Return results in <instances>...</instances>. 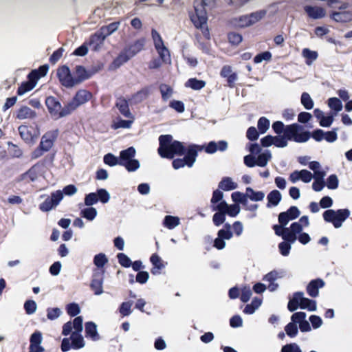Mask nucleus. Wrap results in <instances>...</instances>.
<instances>
[{
  "label": "nucleus",
  "mask_w": 352,
  "mask_h": 352,
  "mask_svg": "<svg viewBox=\"0 0 352 352\" xmlns=\"http://www.w3.org/2000/svg\"><path fill=\"white\" fill-rule=\"evenodd\" d=\"M56 76L62 86L66 88L74 87V78L68 66H59L56 69Z\"/></svg>",
  "instance_id": "nucleus-14"
},
{
  "label": "nucleus",
  "mask_w": 352,
  "mask_h": 352,
  "mask_svg": "<svg viewBox=\"0 0 352 352\" xmlns=\"http://www.w3.org/2000/svg\"><path fill=\"white\" fill-rule=\"evenodd\" d=\"M332 19L337 22L346 23L352 20V12L350 11L336 12L332 14Z\"/></svg>",
  "instance_id": "nucleus-35"
},
{
  "label": "nucleus",
  "mask_w": 352,
  "mask_h": 352,
  "mask_svg": "<svg viewBox=\"0 0 352 352\" xmlns=\"http://www.w3.org/2000/svg\"><path fill=\"white\" fill-rule=\"evenodd\" d=\"M304 10L307 15L313 19H322L326 15L325 10L319 6H306Z\"/></svg>",
  "instance_id": "nucleus-26"
},
{
  "label": "nucleus",
  "mask_w": 352,
  "mask_h": 352,
  "mask_svg": "<svg viewBox=\"0 0 352 352\" xmlns=\"http://www.w3.org/2000/svg\"><path fill=\"white\" fill-rule=\"evenodd\" d=\"M108 262V259L104 254L100 253L94 256V263L98 267H103Z\"/></svg>",
  "instance_id": "nucleus-58"
},
{
  "label": "nucleus",
  "mask_w": 352,
  "mask_h": 352,
  "mask_svg": "<svg viewBox=\"0 0 352 352\" xmlns=\"http://www.w3.org/2000/svg\"><path fill=\"white\" fill-rule=\"evenodd\" d=\"M74 74V86L90 78L92 75V74L87 71L82 65H76Z\"/></svg>",
  "instance_id": "nucleus-23"
},
{
  "label": "nucleus",
  "mask_w": 352,
  "mask_h": 352,
  "mask_svg": "<svg viewBox=\"0 0 352 352\" xmlns=\"http://www.w3.org/2000/svg\"><path fill=\"white\" fill-rule=\"evenodd\" d=\"M297 324V322L292 321L291 322L287 324L285 327V333L290 338H294L297 336L298 332Z\"/></svg>",
  "instance_id": "nucleus-47"
},
{
  "label": "nucleus",
  "mask_w": 352,
  "mask_h": 352,
  "mask_svg": "<svg viewBox=\"0 0 352 352\" xmlns=\"http://www.w3.org/2000/svg\"><path fill=\"white\" fill-rule=\"evenodd\" d=\"M59 134L58 129H54L46 132L41 138L40 145L44 151H49L54 146Z\"/></svg>",
  "instance_id": "nucleus-17"
},
{
  "label": "nucleus",
  "mask_w": 352,
  "mask_h": 352,
  "mask_svg": "<svg viewBox=\"0 0 352 352\" xmlns=\"http://www.w3.org/2000/svg\"><path fill=\"white\" fill-rule=\"evenodd\" d=\"M109 34L110 25L102 26L94 34L91 35L87 43L91 47H92L94 51H97L103 44L105 38Z\"/></svg>",
  "instance_id": "nucleus-11"
},
{
  "label": "nucleus",
  "mask_w": 352,
  "mask_h": 352,
  "mask_svg": "<svg viewBox=\"0 0 352 352\" xmlns=\"http://www.w3.org/2000/svg\"><path fill=\"white\" fill-rule=\"evenodd\" d=\"M150 261L153 265L154 267L151 270L153 274H160V271L164 267L161 258L156 254L151 256Z\"/></svg>",
  "instance_id": "nucleus-39"
},
{
  "label": "nucleus",
  "mask_w": 352,
  "mask_h": 352,
  "mask_svg": "<svg viewBox=\"0 0 352 352\" xmlns=\"http://www.w3.org/2000/svg\"><path fill=\"white\" fill-rule=\"evenodd\" d=\"M324 285V281L322 279L313 280L308 284L307 292L310 296L316 298L319 294V289L322 288Z\"/></svg>",
  "instance_id": "nucleus-25"
},
{
  "label": "nucleus",
  "mask_w": 352,
  "mask_h": 352,
  "mask_svg": "<svg viewBox=\"0 0 352 352\" xmlns=\"http://www.w3.org/2000/svg\"><path fill=\"white\" fill-rule=\"evenodd\" d=\"M298 307L302 309H307L309 311H314L317 309L316 302L314 300L304 297L302 292H296L293 295L288 302V309L290 311L296 310Z\"/></svg>",
  "instance_id": "nucleus-5"
},
{
  "label": "nucleus",
  "mask_w": 352,
  "mask_h": 352,
  "mask_svg": "<svg viewBox=\"0 0 352 352\" xmlns=\"http://www.w3.org/2000/svg\"><path fill=\"white\" fill-rule=\"evenodd\" d=\"M63 52L64 50L63 47H60L55 50L49 58L50 63L52 65L56 64L62 57Z\"/></svg>",
  "instance_id": "nucleus-61"
},
{
  "label": "nucleus",
  "mask_w": 352,
  "mask_h": 352,
  "mask_svg": "<svg viewBox=\"0 0 352 352\" xmlns=\"http://www.w3.org/2000/svg\"><path fill=\"white\" fill-rule=\"evenodd\" d=\"M35 87H34L30 82L28 80L23 82L17 89L16 94L19 96H22L25 93L32 90Z\"/></svg>",
  "instance_id": "nucleus-52"
},
{
  "label": "nucleus",
  "mask_w": 352,
  "mask_h": 352,
  "mask_svg": "<svg viewBox=\"0 0 352 352\" xmlns=\"http://www.w3.org/2000/svg\"><path fill=\"white\" fill-rule=\"evenodd\" d=\"M80 215L89 221H92L97 215L96 208L93 207L86 208L81 210Z\"/></svg>",
  "instance_id": "nucleus-50"
},
{
  "label": "nucleus",
  "mask_w": 352,
  "mask_h": 352,
  "mask_svg": "<svg viewBox=\"0 0 352 352\" xmlns=\"http://www.w3.org/2000/svg\"><path fill=\"white\" fill-rule=\"evenodd\" d=\"M226 229H221L218 231L217 237L214 241V247L218 250H223L226 245V240L232 239L233 234L230 230L231 226L228 223L225 225Z\"/></svg>",
  "instance_id": "nucleus-16"
},
{
  "label": "nucleus",
  "mask_w": 352,
  "mask_h": 352,
  "mask_svg": "<svg viewBox=\"0 0 352 352\" xmlns=\"http://www.w3.org/2000/svg\"><path fill=\"white\" fill-rule=\"evenodd\" d=\"M133 302L131 301L124 302L121 304L119 311L122 316H127L131 314Z\"/></svg>",
  "instance_id": "nucleus-55"
},
{
  "label": "nucleus",
  "mask_w": 352,
  "mask_h": 352,
  "mask_svg": "<svg viewBox=\"0 0 352 352\" xmlns=\"http://www.w3.org/2000/svg\"><path fill=\"white\" fill-rule=\"evenodd\" d=\"M201 3L195 4V13L190 15V19L197 28L202 31L205 38L210 39L209 30L206 26L207 14L204 6L210 5L214 0H201Z\"/></svg>",
  "instance_id": "nucleus-4"
},
{
  "label": "nucleus",
  "mask_w": 352,
  "mask_h": 352,
  "mask_svg": "<svg viewBox=\"0 0 352 352\" xmlns=\"http://www.w3.org/2000/svg\"><path fill=\"white\" fill-rule=\"evenodd\" d=\"M85 337L91 338L93 340L99 339V335L97 332L96 324L93 322L85 323Z\"/></svg>",
  "instance_id": "nucleus-34"
},
{
  "label": "nucleus",
  "mask_w": 352,
  "mask_h": 352,
  "mask_svg": "<svg viewBox=\"0 0 352 352\" xmlns=\"http://www.w3.org/2000/svg\"><path fill=\"white\" fill-rule=\"evenodd\" d=\"M67 313L72 317L76 316L80 311L79 305L77 303H69L66 307Z\"/></svg>",
  "instance_id": "nucleus-56"
},
{
  "label": "nucleus",
  "mask_w": 352,
  "mask_h": 352,
  "mask_svg": "<svg viewBox=\"0 0 352 352\" xmlns=\"http://www.w3.org/2000/svg\"><path fill=\"white\" fill-rule=\"evenodd\" d=\"M300 214L296 206L290 207L286 212H280L278 215V221L283 226H287L290 221L296 219Z\"/></svg>",
  "instance_id": "nucleus-20"
},
{
  "label": "nucleus",
  "mask_w": 352,
  "mask_h": 352,
  "mask_svg": "<svg viewBox=\"0 0 352 352\" xmlns=\"http://www.w3.org/2000/svg\"><path fill=\"white\" fill-rule=\"evenodd\" d=\"M257 126L261 133H265L270 129V122L267 118L261 117L258 120Z\"/></svg>",
  "instance_id": "nucleus-49"
},
{
  "label": "nucleus",
  "mask_w": 352,
  "mask_h": 352,
  "mask_svg": "<svg viewBox=\"0 0 352 352\" xmlns=\"http://www.w3.org/2000/svg\"><path fill=\"white\" fill-rule=\"evenodd\" d=\"M272 58V54L270 52H264L257 54L254 58V62L256 64L261 63L263 60L269 61Z\"/></svg>",
  "instance_id": "nucleus-62"
},
{
  "label": "nucleus",
  "mask_w": 352,
  "mask_h": 352,
  "mask_svg": "<svg viewBox=\"0 0 352 352\" xmlns=\"http://www.w3.org/2000/svg\"><path fill=\"white\" fill-rule=\"evenodd\" d=\"M197 146L190 145L188 148L186 156L182 159H176L173 162V166L175 169H178L185 166L192 167L196 161L197 156Z\"/></svg>",
  "instance_id": "nucleus-10"
},
{
  "label": "nucleus",
  "mask_w": 352,
  "mask_h": 352,
  "mask_svg": "<svg viewBox=\"0 0 352 352\" xmlns=\"http://www.w3.org/2000/svg\"><path fill=\"white\" fill-rule=\"evenodd\" d=\"M227 148L228 143L226 141L222 140L219 141L217 143L212 141L208 143L205 150L207 153L212 154L215 153L218 150L221 151H224L227 149Z\"/></svg>",
  "instance_id": "nucleus-30"
},
{
  "label": "nucleus",
  "mask_w": 352,
  "mask_h": 352,
  "mask_svg": "<svg viewBox=\"0 0 352 352\" xmlns=\"http://www.w3.org/2000/svg\"><path fill=\"white\" fill-rule=\"evenodd\" d=\"M24 309L27 314L31 315L36 310V303L33 300H28L24 303Z\"/></svg>",
  "instance_id": "nucleus-59"
},
{
  "label": "nucleus",
  "mask_w": 352,
  "mask_h": 352,
  "mask_svg": "<svg viewBox=\"0 0 352 352\" xmlns=\"http://www.w3.org/2000/svg\"><path fill=\"white\" fill-rule=\"evenodd\" d=\"M100 276L101 275H98V278H97L96 275L94 274V278L90 284L91 289L94 291L96 295H99L102 292V281Z\"/></svg>",
  "instance_id": "nucleus-43"
},
{
  "label": "nucleus",
  "mask_w": 352,
  "mask_h": 352,
  "mask_svg": "<svg viewBox=\"0 0 352 352\" xmlns=\"http://www.w3.org/2000/svg\"><path fill=\"white\" fill-rule=\"evenodd\" d=\"M117 257H118L119 263L122 266H123L124 267H129L131 265V264H132L131 260L126 254H124L123 253H119L118 254Z\"/></svg>",
  "instance_id": "nucleus-63"
},
{
  "label": "nucleus",
  "mask_w": 352,
  "mask_h": 352,
  "mask_svg": "<svg viewBox=\"0 0 352 352\" xmlns=\"http://www.w3.org/2000/svg\"><path fill=\"white\" fill-rule=\"evenodd\" d=\"M43 340L42 333L38 331L34 332L30 338V350L31 352H44V348L41 345Z\"/></svg>",
  "instance_id": "nucleus-21"
},
{
  "label": "nucleus",
  "mask_w": 352,
  "mask_h": 352,
  "mask_svg": "<svg viewBox=\"0 0 352 352\" xmlns=\"http://www.w3.org/2000/svg\"><path fill=\"white\" fill-rule=\"evenodd\" d=\"M160 93L162 94V99L165 101L170 99L173 94V89L168 85L162 84L160 86Z\"/></svg>",
  "instance_id": "nucleus-48"
},
{
  "label": "nucleus",
  "mask_w": 352,
  "mask_h": 352,
  "mask_svg": "<svg viewBox=\"0 0 352 352\" xmlns=\"http://www.w3.org/2000/svg\"><path fill=\"white\" fill-rule=\"evenodd\" d=\"M180 224V219L176 216L166 215L163 221V226L169 229H175Z\"/></svg>",
  "instance_id": "nucleus-36"
},
{
  "label": "nucleus",
  "mask_w": 352,
  "mask_h": 352,
  "mask_svg": "<svg viewBox=\"0 0 352 352\" xmlns=\"http://www.w3.org/2000/svg\"><path fill=\"white\" fill-rule=\"evenodd\" d=\"M219 188L225 190H232L237 188V184L230 177L223 178L219 184Z\"/></svg>",
  "instance_id": "nucleus-41"
},
{
  "label": "nucleus",
  "mask_w": 352,
  "mask_h": 352,
  "mask_svg": "<svg viewBox=\"0 0 352 352\" xmlns=\"http://www.w3.org/2000/svg\"><path fill=\"white\" fill-rule=\"evenodd\" d=\"M307 315L305 312H296L291 317V320L299 324V329L302 332H309L311 330V326L306 320Z\"/></svg>",
  "instance_id": "nucleus-22"
},
{
  "label": "nucleus",
  "mask_w": 352,
  "mask_h": 352,
  "mask_svg": "<svg viewBox=\"0 0 352 352\" xmlns=\"http://www.w3.org/2000/svg\"><path fill=\"white\" fill-rule=\"evenodd\" d=\"M18 131L21 138L27 143L32 142L36 136L34 129L31 126L21 125Z\"/></svg>",
  "instance_id": "nucleus-24"
},
{
  "label": "nucleus",
  "mask_w": 352,
  "mask_h": 352,
  "mask_svg": "<svg viewBox=\"0 0 352 352\" xmlns=\"http://www.w3.org/2000/svg\"><path fill=\"white\" fill-rule=\"evenodd\" d=\"M92 96L93 95L91 91L86 89H79L76 93L72 100L68 102L71 113L79 106L89 101L92 98Z\"/></svg>",
  "instance_id": "nucleus-13"
},
{
  "label": "nucleus",
  "mask_w": 352,
  "mask_h": 352,
  "mask_svg": "<svg viewBox=\"0 0 352 352\" xmlns=\"http://www.w3.org/2000/svg\"><path fill=\"white\" fill-rule=\"evenodd\" d=\"M110 198L109 192L103 188L98 189L96 192H91L86 195L85 197V204L91 206L96 204L98 201L102 204L107 203Z\"/></svg>",
  "instance_id": "nucleus-15"
},
{
  "label": "nucleus",
  "mask_w": 352,
  "mask_h": 352,
  "mask_svg": "<svg viewBox=\"0 0 352 352\" xmlns=\"http://www.w3.org/2000/svg\"><path fill=\"white\" fill-rule=\"evenodd\" d=\"M131 57L128 54V52L124 49L122 50L118 56L111 63V69H116L120 67L122 65L128 62Z\"/></svg>",
  "instance_id": "nucleus-28"
},
{
  "label": "nucleus",
  "mask_w": 352,
  "mask_h": 352,
  "mask_svg": "<svg viewBox=\"0 0 352 352\" xmlns=\"http://www.w3.org/2000/svg\"><path fill=\"white\" fill-rule=\"evenodd\" d=\"M158 153L163 158L172 159L175 155H182L184 146L181 142L173 140L170 135H163L159 138Z\"/></svg>",
  "instance_id": "nucleus-2"
},
{
  "label": "nucleus",
  "mask_w": 352,
  "mask_h": 352,
  "mask_svg": "<svg viewBox=\"0 0 352 352\" xmlns=\"http://www.w3.org/2000/svg\"><path fill=\"white\" fill-rule=\"evenodd\" d=\"M281 352H302V350L297 344L292 343L283 346Z\"/></svg>",
  "instance_id": "nucleus-64"
},
{
  "label": "nucleus",
  "mask_w": 352,
  "mask_h": 352,
  "mask_svg": "<svg viewBox=\"0 0 352 352\" xmlns=\"http://www.w3.org/2000/svg\"><path fill=\"white\" fill-rule=\"evenodd\" d=\"M212 221L215 226H219L226 221V213L224 211H218L213 215Z\"/></svg>",
  "instance_id": "nucleus-60"
},
{
  "label": "nucleus",
  "mask_w": 352,
  "mask_h": 352,
  "mask_svg": "<svg viewBox=\"0 0 352 352\" xmlns=\"http://www.w3.org/2000/svg\"><path fill=\"white\" fill-rule=\"evenodd\" d=\"M36 116V113L27 106L21 107L16 114V118L19 120L33 119Z\"/></svg>",
  "instance_id": "nucleus-31"
},
{
  "label": "nucleus",
  "mask_w": 352,
  "mask_h": 352,
  "mask_svg": "<svg viewBox=\"0 0 352 352\" xmlns=\"http://www.w3.org/2000/svg\"><path fill=\"white\" fill-rule=\"evenodd\" d=\"M284 135L286 140L296 142H305L309 138V133L305 131L303 127L298 124H292L285 127Z\"/></svg>",
  "instance_id": "nucleus-7"
},
{
  "label": "nucleus",
  "mask_w": 352,
  "mask_h": 352,
  "mask_svg": "<svg viewBox=\"0 0 352 352\" xmlns=\"http://www.w3.org/2000/svg\"><path fill=\"white\" fill-rule=\"evenodd\" d=\"M282 198V195L280 192L277 190H274L271 191L267 197V207L271 208L274 207L278 205Z\"/></svg>",
  "instance_id": "nucleus-33"
},
{
  "label": "nucleus",
  "mask_w": 352,
  "mask_h": 352,
  "mask_svg": "<svg viewBox=\"0 0 352 352\" xmlns=\"http://www.w3.org/2000/svg\"><path fill=\"white\" fill-rule=\"evenodd\" d=\"M273 145L279 148H284L287 146V141L285 135L273 136Z\"/></svg>",
  "instance_id": "nucleus-57"
},
{
  "label": "nucleus",
  "mask_w": 352,
  "mask_h": 352,
  "mask_svg": "<svg viewBox=\"0 0 352 352\" xmlns=\"http://www.w3.org/2000/svg\"><path fill=\"white\" fill-rule=\"evenodd\" d=\"M36 165L32 166L26 172L21 174L18 178L17 182H20L27 180V182H34L37 179V171L36 170Z\"/></svg>",
  "instance_id": "nucleus-32"
},
{
  "label": "nucleus",
  "mask_w": 352,
  "mask_h": 352,
  "mask_svg": "<svg viewBox=\"0 0 352 352\" xmlns=\"http://www.w3.org/2000/svg\"><path fill=\"white\" fill-rule=\"evenodd\" d=\"M212 210L217 211H224L226 214L230 217H236L241 211L240 206L238 204L228 205L226 201H221L217 205L212 206Z\"/></svg>",
  "instance_id": "nucleus-18"
},
{
  "label": "nucleus",
  "mask_w": 352,
  "mask_h": 352,
  "mask_svg": "<svg viewBox=\"0 0 352 352\" xmlns=\"http://www.w3.org/2000/svg\"><path fill=\"white\" fill-rule=\"evenodd\" d=\"M328 107L334 111V115H337V113L342 111V103L341 100L336 97L330 98L327 102Z\"/></svg>",
  "instance_id": "nucleus-42"
},
{
  "label": "nucleus",
  "mask_w": 352,
  "mask_h": 352,
  "mask_svg": "<svg viewBox=\"0 0 352 352\" xmlns=\"http://www.w3.org/2000/svg\"><path fill=\"white\" fill-rule=\"evenodd\" d=\"M301 103L307 109H311L314 107V101L308 93L304 92L301 96Z\"/></svg>",
  "instance_id": "nucleus-53"
},
{
  "label": "nucleus",
  "mask_w": 352,
  "mask_h": 352,
  "mask_svg": "<svg viewBox=\"0 0 352 352\" xmlns=\"http://www.w3.org/2000/svg\"><path fill=\"white\" fill-rule=\"evenodd\" d=\"M302 55L307 59L306 64L307 65H311L313 62L318 58V56L317 52L312 51L308 48H305L302 50Z\"/></svg>",
  "instance_id": "nucleus-45"
},
{
  "label": "nucleus",
  "mask_w": 352,
  "mask_h": 352,
  "mask_svg": "<svg viewBox=\"0 0 352 352\" xmlns=\"http://www.w3.org/2000/svg\"><path fill=\"white\" fill-rule=\"evenodd\" d=\"M151 37L154 47L162 61L166 64L171 63V58L168 49L165 46L160 33L155 29L151 30Z\"/></svg>",
  "instance_id": "nucleus-9"
},
{
  "label": "nucleus",
  "mask_w": 352,
  "mask_h": 352,
  "mask_svg": "<svg viewBox=\"0 0 352 352\" xmlns=\"http://www.w3.org/2000/svg\"><path fill=\"white\" fill-rule=\"evenodd\" d=\"M116 107L120 113L127 118H132L133 114L131 113L127 100L124 98H118L116 101Z\"/></svg>",
  "instance_id": "nucleus-27"
},
{
  "label": "nucleus",
  "mask_w": 352,
  "mask_h": 352,
  "mask_svg": "<svg viewBox=\"0 0 352 352\" xmlns=\"http://www.w3.org/2000/svg\"><path fill=\"white\" fill-rule=\"evenodd\" d=\"M49 70V65L47 64L41 65L38 69H32L27 76L28 81L34 87L37 84L38 80L45 76Z\"/></svg>",
  "instance_id": "nucleus-19"
},
{
  "label": "nucleus",
  "mask_w": 352,
  "mask_h": 352,
  "mask_svg": "<svg viewBox=\"0 0 352 352\" xmlns=\"http://www.w3.org/2000/svg\"><path fill=\"white\" fill-rule=\"evenodd\" d=\"M134 119L135 118H134L133 116H132V118H129V120H128L120 119V120L114 122L113 127L115 129H118L120 128L130 129L131 127L132 124L133 123Z\"/></svg>",
  "instance_id": "nucleus-46"
},
{
  "label": "nucleus",
  "mask_w": 352,
  "mask_h": 352,
  "mask_svg": "<svg viewBox=\"0 0 352 352\" xmlns=\"http://www.w3.org/2000/svg\"><path fill=\"white\" fill-rule=\"evenodd\" d=\"M206 85V82L202 80H198L195 78H191L185 82V87L193 90H200Z\"/></svg>",
  "instance_id": "nucleus-37"
},
{
  "label": "nucleus",
  "mask_w": 352,
  "mask_h": 352,
  "mask_svg": "<svg viewBox=\"0 0 352 352\" xmlns=\"http://www.w3.org/2000/svg\"><path fill=\"white\" fill-rule=\"evenodd\" d=\"M247 200L250 199L253 201H260L265 198V193L262 191H254L252 188H246Z\"/></svg>",
  "instance_id": "nucleus-38"
},
{
  "label": "nucleus",
  "mask_w": 352,
  "mask_h": 352,
  "mask_svg": "<svg viewBox=\"0 0 352 352\" xmlns=\"http://www.w3.org/2000/svg\"><path fill=\"white\" fill-rule=\"evenodd\" d=\"M309 226V220L307 216H302L298 221L294 222L289 228L285 226L275 225L274 230L276 235L280 236L283 240L294 243L297 240V234L302 231L304 228Z\"/></svg>",
  "instance_id": "nucleus-1"
},
{
  "label": "nucleus",
  "mask_w": 352,
  "mask_h": 352,
  "mask_svg": "<svg viewBox=\"0 0 352 352\" xmlns=\"http://www.w3.org/2000/svg\"><path fill=\"white\" fill-rule=\"evenodd\" d=\"M350 214L351 212L348 209L337 210L329 209L324 212L322 217L326 222L332 223L335 228H340Z\"/></svg>",
  "instance_id": "nucleus-6"
},
{
  "label": "nucleus",
  "mask_w": 352,
  "mask_h": 352,
  "mask_svg": "<svg viewBox=\"0 0 352 352\" xmlns=\"http://www.w3.org/2000/svg\"><path fill=\"white\" fill-rule=\"evenodd\" d=\"M45 105L51 116L56 119L68 116L71 113V110L67 103L62 107L59 100L54 96H48L45 99Z\"/></svg>",
  "instance_id": "nucleus-8"
},
{
  "label": "nucleus",
  "mask_w": 352,
  "mask_h": 352,
  "mask_svg": "<svg viewBox=\"0 0 352 352\" xmlns=\"http://www.w3.org/2000/svg\"><path fill=\"white\" fill-rule=\"evenodd\" d=\"M265 14L266 12L265 10H260L250 15L241 16L235 19L234 25L239 28L250 26L263 19Z\"/></svg>",
  "instance_id": "nucleus-12"
},
{
  "label": "nucleus",
  "mask_w": 352,
  "mask_h": 352,
  "mask_svg": "<svg viewBox=\"0 0 352 352\" xmlns=\"http://www.w3.org/2000/svg\"><path fill=\"white\" fill-rule=\"evenodd\" d=\"M309 167L314 173V177H324L326 173L320 170V164L319 162L314 161L309 163Z\"/></svg>",
  "instance_id": "nucleus-51"
},
{
  "label": "nucleus",
  "mask_w": 352,
  "mask_h": 352,
  "mask_svg": "<svg viewBox=\"0 0 352 352\" xmlns=\"http://www.w3.org/2000/svg\"><path fill=\"white\" fill-rule=\"evenodd\" d=\"M231 197L233 201L242 204L243 206H247L248 200L246 193L243 194L240 192H234L232 194Z\"/></svg>",
  "instance_id": "nucleus-54"
},
{
  "label": "nucleus",
  "mask_w": 352,
  "mask_h": 352,
  "mask_svg": "<svg viewBox=\"0 0 352 352\" xmlns=\"http://www.w3.org/2000/svg\"><path fill=\"white\" fill-rule=\"evenodd\" d=\"M144 45L145 39L140 38L135 41L133 43L125 47L124 49L128 52V54L132 58L144 49Z\"/></svg>",
  "instance_id": "nucleus-29"
},
{
  "label": "nucleus",
  "mask_w": 352,
  "mask_h": 352,
  "mask_svg": "<svg viewBox=\"0 0 352 352\" xmlns=\"http://www.w3.org/2000/svg\"><path fill=\"white\" fill-rule=\"evenodd\" d=\"M272 158V153L270 151H265V152L261 153L256 157V166L260 167H265L267 165L269 161Z\"/></svg>",
  "instance_id": "nucleus-40"
},
{
  "label": "nucleus",
  "mask_w": 352,
  "mask_h": 352,
  "mask_svg": "<svg viewBox=\"0 0 352 352\" xmlns=\"http://www.w3.org/2000/svg\"><path fill=\"white\" fill-rule=\"evenodd\" d=\"M72 346L74 349H79L85 346V342L82 336L76 332H73L71 336Z\"/></svg>",
  "instance_id": "nucleus-44"
},
{
  "label": "nucleus",
  "mask_w": 352,
  "mask_h": 352,
  "mask_svg": "<svg viewBox=\"0 0 352 352\" xmlns=\"http://www.w3.org/2000/svg\"><path fill=\"white\" fill-rule=\"evenodd\" d=\"M136 151L133 146L120 152L119 157L111 155V166L116 164L124 166L129 172H135L140 167L139 160L135 159Z\"/></svg>",
  "instance_id": "nucleus-3"
}]
</instances>
